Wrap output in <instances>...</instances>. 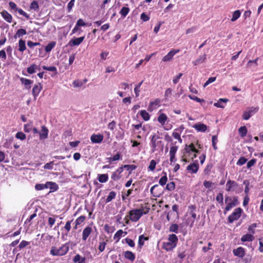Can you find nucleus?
Listing matches in <instances>:
<instances>
[{
  "label": "nucleus",
  "mask_w": 263,
  "mask_h": 263,
  "mask_svg": "<svg viewBox=\"0 0 263 263\" xmlns=\"http://www.w3.org/2000/svg\"><path fill=\"white\" fill-rule=\"evenodd\" d=\"M242 212V209L240 208H236L234 212L228 217L229 223H232L234 221L239 218Z\"/></svg>",
  "instance_id": "1"
},
{
  "label": "nucleus",
  "mask_w": 263,
  "mask_h": 263,
  "mask_svg": "<svg viewBox=\"0 0 263 263\" xmlns=\"http://www.w3.org/2000/svg\"><path fill=\"white\" fill-rule=\"evenodd\" d=\"M130 219L134 222L137 221L142 216V213L137 209H134L129 212Z\"/></svg>",
  "instance_id": "2"
},
{
  "label": "nucleus",
  "mask_w": 263,
  "mask_h": 263,
  "mask_svg": "<svg viewBox=\"0 0 263 263\" xmlns=\"http://www.w3.org/2000/svg\"><path fill=\"white\" fill-rule=\"evenodd\" d=\"M258 110V107H250L248 108V111H244L242 115V118L244 120H248L251 116L256 113Z\"/></svg>",
  "instance_id": "3"
},
{
  "label": "nucleus",
  "mask_w": 263,
  "mask_h": 263,
  "mask_svg": "<svg viewBox=\"0 0 263 263\" xmlns=\"http://www.w3.org/2000/svg\"><path fill=\"white\" fill-rule=\"evenodd\" d=\"M238 203V199L237 197H234L232 202L229 203L224 209V213L226 214V212L229 211L233 207L235 206Z\"/></svg>",
  "instance_id": "4"
},
{
  "label": "nucleus",
  "mask_w": 263,
  "mask_h": 263,
  "mask_svg": "<svg viewBox=\"0 0 263 263\" xmlns=\"http://www.w3.org/2000/svg\"><path fill=\"white\" fill-rule=\"evenodd\" d=\"M233 252L235 256L241 258H243L245 255V249L241 247H238L236 249H234Z\"/></svg>",
  "instance_id": "5"
},
{
  "label": "nucleus",
  "mask_w": 263,
  "mask_h": 263,
  "mask_svg": "<svg viewBox=\"0 0 263 263\" xmlns=\"http://www.w3.org/2000/svg\"><path fill=\"white\" fill-rule=\"evenodd\" d=\"M198 168L199 166L197 161H196L195 162L189 165L186 167V170L192 173H196L198 170Z\"/></svg>",
  "instance_id": "6"
},
{
  "label": "nucleus",
  "mask_w": 263,
  "mask_h": 263,
  "mask_svg": "<svg viewBox=\"0 0 263 263\" xmlns=\"http://www.w3.org/2000/svg\"><path fill=\"white\" fill-rule=\"evenodd\" d=\"M85 36H81L78 38H74L70 40L68 43L69 46H78L84 40Z\"/></svg>",
  "instance_id": "7"
},
{
  "label": "nucleus",
  "mask_w": 263,
  "mask_h": 263,
  "mask_svg": "<svg viewBox=\"0 0 263 263\" xmlns=\"http://www.w3.org/2000/svg\"><path fill=\"white\" fill-rule=\"evenodd\" d=\"M90 140L93 143H100L103 140V136L101 134H93L90 137Z\"/></svg>",
  "instance_id": "8"
},
{
  "label": "nucleus",
  "mask_w": 263,
  "mask_h": 263,
  "mask_svg": "<svg viewBox=\"0 0 263 263\" xmlns=\"http://www.w3.org/2000/svg\"><path fill=\"white\" fill-rule=\"evenodd\" d=\"M179 50H172L171 51H170L167 54L165 55L162 61L164 62H167L169 61L173 58V56L177 53L179 52Z\"/></svg>",
  "instance_id": "9"
},
{
  "label": "nucleus",
  "mask_w": 263,
  "mask_h": 263,
  "mask_svg": "<svg viewBox=\"0 0 263 263\" xmlns=\"http://www.w3.org/2000/svg\"><path fill=\"white\" fill-rule=\"evenodd\" d=\"M198 132H204L207 130L208 127L203 123H198L195 124L193 126Z\"/></svg>",
  "instance_id": "10"
},
{
  "label": "nucleus",
  "mask_w": 263,
  "mask_h": 263,
  "mask_svg": "<svg viewBox=\"0 0 263 263\" xmlns=\"http://www.w3.org/2000/svg\"><path fill=\"white\" fill-rule=\"evenodd\" d=\"M176 245L173 242L169 241L164 242L163 243V248L167 251H172L175 247Z\"/></svg>",
  "instance_id": "11"
},
{
  "label": "nucleus",
  "mask_w": 263,
  "mask_h": 263,
  "mask_svg": "<svg viewBox=\"0 0 263 263\" xmlns=\"http://www.w3.org/2000/svg\"><path fill=\"white\" fill-rule=\"evenodd\" d=\"M42 88V85L41 83H39L38 84L35 85L32 89V94L34 97V99H36V97L40 93L41 89Z\"/></svg>",
  "instance_id": "12"
},
{
  "label": "nucleus",
  "mask_w": 263,
  "mask_h": 263,
  "mask_svg": "<svg viewBox=\"0 0 263 263\" xmlns=\"http://www.w3.org/2000/svg\"><path fill=\"white\" fill-rule=\"evenodd\" d=\"M160 137L156 135H154L151 138V145L153 148L152 151L154 152L156 150V148L158 145V142H157V140L159 139Z\"/></svg>",
  "instance_id": "13"
},
{
  "label": "nucleus",
  "mask_w": 263,
  "mask_h": 263,
  "mask_svg": "<svg viewBox=\"0 0 263 263\" xmlns=\"http://www.w3.org/2000/svg\"><path fill=\"white\" fill-rule=\"evenodd\" d=\"M39 134L41 139H45L48 137V130L45 126H42V130Z\"/></svg>",
  "instance_id": "14"
},
{
  "label": "nucleus",
  "mask_w": 263,
  "mask_h": 263,
  "mask_svg": "<svg viewBox=\"0 0 263 263\" xmlns=\"http://www.w3.org/2000/svg\"><path fill=\"white\" fill-rule=\"evenodd\" d=\"M91 231L92 229L89 227H87L84 229L82 234V239L83 240L87 239L88 236L90 234Z\"/></svg>",
  "instance_id": "15"
},
{
  "label": "nucleus",
  "mask_w": 263,
  "mask_h": 263,
  "mask_svg": "<svg viewBox=\"0 0 263 263\" xmlns=\"http://www.w3.org/2000/svg\"><path fill=\"white\" fill-rule=\"evenodd\" d=\"M237 186H238V184L235 181L229 180L227 181L226 184V190L227 191H230L232 188Z\"/></svg>",
  "instance_id": "16"
},
{
  "label": "nucleus",
  "mask_w": 263,
  "mask_h": 263,
  "mask_svg": "<svg viewBox=\"0 0 263 263\" xmlns=\"http://www.w3.org/2000/svg\"><path fill=\"white\" fill-rule=\"evenodd\" d=\"M5 21L9 23H11L12 21V15L9 14L7 11L4 10L1 13Z\"/></svg>",
  "instance_id": "17"
},
{
  "label": "nucleus",
  "mask_w": 263,
  "mask_h": 263,
  "mask_svg": "<svg viewBox=\"0 0 263 263\" xmlns=\"http://www.w3.org/2000/svg\"><path fill=\"white\" fill-rule=\"evenodd\" d=\"M206 59V54H203L202 55L200 56L198 59H197L195 61L193 62V64L194 65L196 66L198 64L203 63L205 62Z\"/></svg>",
  "instance_id": "18"
},
{
  "label": "nucleus",
  "mask_w": 263,
  "mask_h": 263,
  "mask_svg": "<svg viewBox=\"0 0 263 263\" xmlns=\"http://www.w3.org/2000/svg\"><path fill=\"white\" fill-rule=\"evenodd\" d=\"M254 238V237L252 234H247L243 235L241 238V240L242 242L245 241H252Z\"/></svg>",
  "instance_id": "19"
},
{
  "label": "nucleus",
  "mask_w": 263,
  "mask_h": 263,
  "mask_svg": "<svg viewBox=\"0 0 263 263\" xmlns=\"http://www.w3.org/2000/svg\"><path fill=\"white\" fill-rule=\"evenodd\" d=\"M58 249V252H59V256H62L65 255L69 250V248L66 245H63Z\"/></svg>",
  "instance_id": "20"
},
{
  "label": "nucleus",
  "mask_w": 263,
  "mask_h": 263,
  "mask_svg": "<svg viewBox=\"0 0 263 263\" xmlns=\"http://www.w3.org/2000/svg\"><path fill=\"white\" fill-rule=\"evenodd\" d=\"M228 101L227 99H220L217 102L214 103V105L217 107L223 108L224 106L222 104V103H226Z\"/></svg>",
  "instance_id": "21"
},
{
  "label": "nucleus",
  "mask_w": 263,
  "mask_h": 263,
  "mask_svg": "<svg viewBox=\"0 0 263 263\" xmlns=\"http://www.w3.org/2000/svg\"><path fill=\"white\" fill-rule=\"evenodd\" d=\"M147 205H148V203H145V206L142 205L140 209H137L142 213V215L147 214L150 210V208L147 206Z\"/></svg>",
  "instance_id": "22"
},
{
  "label": "nucleus",
  "mask_w": 263,
  "mask_h": 263,
  "mask_svg": "<svg viewBox=\"0 0 263 263\" xmlns=\"http://www.w3.org/2000/svg\"><path fill=\"white\" fill-rule=\"evenodd\" d=\"M167 117L166 115L163 113L161 114L158 117V121L162 125H163L166 121L167 120Z\"/></svg>",
  "instance_id": "23"
},
{
  "label": "nucleus",
  "mask_w": 263,
  "mask_h": 263,
  "mask_svg": "<svg viewBox=\"0 0 263 263\" xmlns=\"http://www.w3.org/2000/svg\"><path fill=\"white\" fill-rule=\"evenodd\" d=\"M21 82L22 84H23L26 87V88L27 89H30V85L31 84H32V81L29 80V79H27L26 78H21L20 79Z\"/></svg>",
  "instance_id": "24"
},
{
  "label": "nucleus",
  "mask_w": 263,
  "mask_h": 263,
  "mask_svg": "<svg viewBox=\"0 0 263 263\" xmlns=\"http://www.w3.org/2000/svg\"><path fill=\"white\" fill-rule=\"evenodd\" d=\"M124 256L126 258L128 259L131 261H134L135 259V256L134 254L130 251H126L125 252Z\"/></svg>",
  "instance_id": "25"
},
{
  "label": "nucleus",
  "mask_w": 263,
  "mask_h": 263,
  "mask_svg": "<svg viewBox=\"0 0 263 263\" xmlns=\"http://www.w3.org/2000/svg\"><path fill=\"white\" fill-rule=\"evenodd\" d=\"M18 46H19L18 50L21 52H23L26 49V45H25V41L22 39L20 40V41H19Z\"/></svg>",
  "instance_id": "26"
},
{
  "label": "nucleus",
  "mask_w": 263,
  "mask_h": 263,
  "mask_svg": "<svg viewBox=\"0 0 263 263\" xmlns=\"http://www.w3.org/2000/svg\"><path fill=\"white\" fill-rule=\"evenodd\" d=\"M123 233H125V234H127L126 232H123L122 230H118L116 234L114 235V239H117V241H118L121 237H122V235Z\"/></svg>",
  "instance_id": "27"
},
{
  "label": "nucleus",
  "mask_w": 263,
  "mask_h": 263,
  "mask_svg": "<svg viewBox=\"0 0 263 263\" xmlns=\"http://www.w3.org/2000/svg\"><path fill=\"white\" fill-rule=\"evenodd\" d=\"M27 33L26 31L24 29H20L17 30L16 34L14 35V38L20 37L21 36L25 35Z\"/></svg>",
  "instance_id": "28"
},
{
  "label": "nucleus",
  "mask_w": 263,
  "mask_h": 263,
  "mask_svg": "<svg viewBox=\"0 0 263 263\" xmlns=\"http://www.w3.org/2000/svg\"><path fill=\"white\" fill-rule=\"evenodd\" d=\"M169 241L173 242L177 245L178 239L175 234H171L168 235V239Z\"/></svg>",
  "instance_id": "29"
},
{
  "label": "nucleus",
  "mask_w": 263,
  "mask_h": 263,
  "mask_svg": "<svg viewBox=\"0 0 263 263\" xmlns=\"http://www.w3.org/2000/svg\"><path fill=\"white\" fill-rule=\"evenodd\" d=\"M48 188L50 189V191L49 192V193H51L57 191L59 189V186L56 183L51 181L50 185H49Z\"/></svg>",
  "instance_id": "30"
},
{
  "label": "nucleus",
  "mask_w": 263,
  "mask_h": 263,
  "mask_svg": "<svg viewBox=\"0 0 263 263\" xmlns=\"http://www.w3.org/2000/svg\"><path fill=\"white\" fill-rule=\"evenodd\" d=\"M238 132H239L240 136L241 137H244L245 136H246L248 131H247V129L246 127L245 126H243L240 127L238 129Z\"/></svg>",
  "instance_id": "31"
},
{
  "label": "nucleus",
  "mask_w": 263,
  "mask_h": 263,
  "mask_svg": "<svg viewBox=\"0 0 263 263\" xmlns=\"http://www.w3.org/2000/svg\"><path fill=\"white\" fill-rule=\"evenodd\" d=\"M108 179L107 174H101L98 176V180L100 182L104 183L106 182Z\"/></svg>",
  "instance_id": "32"
},
{
  "label": "nucleus",
  "mask_w": 263,
  "mask_h": 263,
  "mask_svg": "<svg viewBox=\"0 0 263 263\" xmlns=\"http://www.w3.org/2000/svg\"><path fill=\"white\" fill-rule=\"evenodd\" d=\"M140 114L141 117L145 120L147 121L149 119L150 116L149 114L145 110H141Z\"/></svg>",
  "instance_id": "33"
},
{
  "label": "nucleus",
  "mask_w": 263,
  "mask_h": 263,
  "mask_svg": "<svg viewBox=\"0 0 263 263\" xmlns=\"http://www.w3.org/2000/svg\"><path fill=\"white\" fill-rule=\"evenodd\" d=\"M163 174H164V175L162 176L159 181V183L162 186L164 185L167 181L166 173L163 172Z\"/></svg>",
  "instance_id": "34"
},
{
  "label": "nucleus",
  "mask_w": 263,
  "mask_h": 263,
  "mask_svg": "<svg viewBox=\"0 0 263 263\" xmlns=\"http://www.w3.org/2000/svg\"><path fill=\"white\" fill-rule=\"evenodd\" d=\"M55 42H51L49 43L45 48V51L47 52H50L55 46Z\"/></svg>",
  "instance_id": "35"
},
{
  "label": "nucleus",
  "mask_w": 263,
  "mask_h": 263,
  "mask_svg": "<svg viewBox=\"0 0 263 263\" xmlns=\"http://www.w3.org/2000/svg\"><path fill=\"white\" fill-rule=\"evenodd\" d=\"M116 193L114 191H111L109 193V195L107 196L106 199V202H109L111 201L113 199L115 198Z\"/></svg>",
  "instance_id": "36"
},
{
  "label": "nucleus",
  "mask_w": 263,
  "mask_h": 263,
  "mask_svg": "<svg viewBox=\"0 0 263 263\" xmlns=\"http://www.w3.org/2000/svg\"><path fill=\"white\" fill-rule=\"evenodd\" d=\"M240 14H241V13L239 10L235 11L233 14V16L231 18V21L234 22L236 20H237L240 17Z\"/></svg>",
  "instance_id": "37"
},
{
  "label": "nucleus",
  "mask_w": 263,
  "mask_h": 263,
  "mask_svg": "<svg viewBox=\"0 0 263 263\" xmlns=\"http://www.w3.org/2000/svg\"><path fill=\"white\" fill-rule=\"evenodd\" d=\"M179 227L177 224H173L169 228V231L174 233H178Z\"/></svg>",
  "instance_id": "38"
},
{
  "label": "nucleus",
  "mask_w": 263,
  "mask_h": 263,
  "mask_svg": "<svg viewBox=\"0 0 263 263\" xmlns=\"http://www.w3.org/2000/svg\"><path fill=\"white\" fill-rule=\"evenodd\" d=\"M129 11V9L128 7H123L120 11V14L124 17H125Z\"/></svg>",
  "instance_id": "39"
},
{
  "label": "nucleus",
  "mask_w": 263,
  "mask_h": 263,
  "mask_svg": "<svg viewBox=\"0 0 263 263\" xmlns=\"http://www.w3.org/2000/svg\"><path fill=\"white\" fill-rule=\"evenodd\" d=\"M147 237H144L143 235H141L139 237L138 245L141 248L144 245V240H147Z\"/></svg>",
  "instance_id": "40"
},
{
  "label": "nucleus",
  "mask_w": 263,
  "mask_h": 263,
  "mask_svg": "<svg viewBox=\"0 0 263 263\" xmlns=\"http://www.w3.org/2000/svg\"><path fill=\"white\" fill-rule=\"evenodd\" d=\"M166 190L172 191H173L175 189V184L174 182H171L167 184L166 187Z\"/></svg>",
  "instance_id": "41"
},
{
  "label": "nucleus",
  "mask_w": 263,
  "mask_h": 263,
  "mask_svg": "<svg viewBox=\"0 0 263 263\" xmlns=\"http://www.w3.org/2000/svg\"><path fill=\"white\" fill-rule=\"evenodd\" d=\"M37 66L35 64H32L30 67L27 68V72L29 74H32L35 72V69L36 68Z\"/></svg>",
  "instance_id": "42"
},
{
  "label": "nucleus",
  "mask_w": 263,
  "mask_h": 263,
  "mask_svg": "<svg viewBox=\"0 0 263 263\" xmlns=\"http://www.w3.org/2000/svg\"><path fill=\"white\" fill-rule=\"evenodd\" d=\"M189 208L191 210L190 213H191L192 217L194 219H195L196 218V214L194 212V211L195 210V206L194 205H191Z\"/></svg>",
  "instance_id": "43"
},
{
  "label": "nucleus",
  "mask_w": 263,
  "mask_h": 263,
  "mask_svg": "<svg viewBox=\"0 0 263 263\" xmlns=\"http://www.w3.org/2000/svg\"><path fill=\"white\" fill-rule=\"evenodd\" d=\"M194 147V145L192 143H191L189 145H186L185 148H184L186 153L190 154V152H193V148H192Z\"/></svg>",
  "instance_id": "44"
},
{
  "label": "nucleus",
  "mask_w": 263,
  "mask_h": 263,
  "mask_svg": "<svg viewBox=\"0 0 263 263\" xmlns=\"http://www.w3.org/2000/svg\"><path fill=\"white\" fill-rule=\"evenodd\" d=\"M217 141V136L216 135L213 136L212 138V146L213 147V148L215 150H216L217 149V147L216 146V141Z\"/></svg>",
  "instance_id": "45"
},
{
  "label": "nucleus",
  "mask_w": 263,
  "mask_h": 263,
  "mask_svg": "<svg viewBox=\"0 0 263 263\" xmlns=\"http://www.w3.org/2000/svg\"><path fill=\"white\" fill-rule=\"evenodd\" d=\"M123 167H124V168L126 169L127 171H133L136 168V166L133 164H125L123 165Z\"/></svg>",
  "instance_id": "46"
},
{
  "label": "nucleus",
  "mask_w": 263,
  "mask_h": 263,
  "mask_svg": "<svg viewBox=\"0 0 263 263\" xmlns=\"http://www.w3.org/2000/svg\"><path fill=\"white\" fill-rule=\"evenodd\" d=\"M216 200L220 204H223V194L222 193H218V195L216 196Z\"/></svg>",
  "instance_id": "47"
},
{
  "label": "nucleus",
  "mask_w": 263,
  "mask_h": 263,
  "mask_svg": "<svg viewBox=\"0 0 263 263\" xmlns=\"http://www.w3.org/2000/svg\"><path fill=\"white\" fill-rule=\"evenodd\" d=\"M85 219V216H81L79 217H78L75 221L76 223V226L80 224L82 222H83L84 221Z\"/></svg>",
  "instance_id": "48"
},
{
  "label": "nucleus",
  "mask_w": 263,
  "mask_h": 263,
  "mask_svg": "<svg viewBox=\"0 0 263 263\" xmlns=\"http://www.w3.org/2000/svg\"><path fill=\"white\" fill-rule=\"evenodd\" d=\"M143 83V81H141L139 84L136 86L134 90L136 94V97H138L139 96L140 92V87Z\"/></svg>",
  "instance_id": "49"
},
{
  "label": "nucleus",
  "mask_w": 263,
  "mask_h": 263,
  "mask_svg": "<svg viewBox=\"0 0 263 263\" xmlns=\"http://www.w3.org/2000/svg\"><path fill=\"white\" fill-rule=\"evenodd\" d=\"M31 9L36 10L39 8V4L35 1H33L30 5Z\"/></svg>",
  "instance_id": "50"
},
{
  "label": "nucleus",
  "mask_w": 263,
  "mask_h": 263,
  "mask_svg": "<svg viewBox=\"0 0 263 263\" xmlns=\"http://www.w3.org/2000/svg\"><path fill=\"white\" fill-rule=\"evenodd\" d=\"M247 161V159L245 158L244 157H240L238 161L237 162V165H242L244 164Z\"/></svg>",
  "instance_id": "51"
},
{
  "label": "nucleus",
  "mask_w": 263,
  "mask_h": 263,
  "mask_svg": "<svg viewBox=\"0 0 263 263\" xmlns=\"http://www.w3.org/2000/svg\"><path fill=\"white\" fill-rule=\"evenodd\" d=\"M58 249L55 247H52L50 250V253L54 256H59Z\"/></svg>",
  "instance_id": "52"
},
{
  "label": "nucleus",
  "mask_w": 263,
  "mask_h": 263,
  "mask_svg": "<svg viewBox=\"0 0 263 263\" xmlns=\"http://www.w3.org/2000/svg\"><path fill=\"white\" fill-rule=\"evenodd\" d=\"M216 77H210L206 82L203 84V87L205 88L209 84L214 82L216 80Z\"/></svg>",
  "instance_id": "53"
},
{
  "label": "nucleus",
  "mask_w": 263,
  "mask_h": 263,
  "mask_svg": "<svg viewBox=\"0 0 263 263\" xmlns=\"http://www.w3.org/2000/svg\"><path fill=\"white\" fill-rule=\"evenodd\" d=\"M189 97L191 99H192L193 100H194V101H196L197 102L201 103V102H204V100L203 99H200V98H198L196 96L189 95Z\"/></svg>",
  "instance_id": "54"
},
{
  "label": "nucleus",
  "mask_w": 263,
  "mask_h": 263,
  "mask_svg": "<svg viewBox=\"0 0 263 263\" xmlns=\"http://www.w3.org/2000/svg\"><path fill=\"white\" fill-rule=\"evenodd\" d=\"M156 165V162L154 160H152L150 162V164L148 166V168L151 171H153L155 169Z\"/></svg>",
  "instance_id": "55"
},
{
  "label": "nucleus",
  "mask_w": 263,
  "mask_h": 263,
  "mask_svg": "<svg viewBox=\"0 0 263 263\" xmlns=\"http://www.w3.org/2000/svg\"><path fill=\"white\" fill-rule=\"evenodd\" d=\"M257 227V224L256 223H252V224H251L249 228H248V231L251 233L252 234H255V228Z\"/></svg>",
  "instance_id": "56"
},
{
  "label": "nucleus",
  "mask_w": 263,
  "mask_h": 263,
  "mask_svg": "<svg viewBox=\"0 0 263 263\" xmlns=\"http://www.w3.org/2000/svg\"><path fill=\"white\" fill-rule=\"evenodd\" d=\"M159 187V185L158 184H156L155 185H154L153 186H152L151 189V193L152 194H153L154 195V196H155V197H158L159 196V195L157 194V193H156V192H155V190L156 189V188H158Z\"/></svg>",
  "instance_id": "57"
},
{
  "label": "nucleus",
  "mask_w": 263,
  "mask_h": 263,
  "mask_svg": "<svg viewBox=\"0 0 263 263\" xmlns=\"http://www.w3.org/2000/svg\"><path fill=\"white\" fill-rule=\"evenodd\" d=\"M16 138L22 140H24L26 138V135L22 132H18L15 136Z\"/></svg>",
  "instance_id": "58"
},
{
  "label": "nucleus",
  "mask_w": 263,
  "mask_h": 263,
  "mask_svg": "<svg viewBox=\"0 0 263 263\" xmlns=\"http://www.w3.org/2000/svg\"><path fill=\"white\" fill-rule=\"evenodd\" d=\"M16 11H17L20 14L23 15L26 18H29V15L28 14H27L25 11H24L22 9L17 8Z\"/></svg>",
  "instance_id": "59"
},
{
  "label": "nucleus",
  "mask_w": 263,
  "mask_h": 263,
  "mask_svg": "<svg viewBox=\"0 0 263 263\" xmlns=\"http://www.w3.org/2000/svg\"><path fill=\"white\" fill-rule=\"evenodd\" d=\"M53 161L46 163L44 166V168L48 170H52L53 168Z\"/></svg>",
  "instance_id": "60"
},
{
  "label": "nucleus",
  "mask_w": 263,
  "mask_h": 263,
  "mask_svg": "<svg viewBox=\"0 0 263 263\" xmlns=\"http://www.w3.org/2000/svg\"><path fill=\"white\" fill-rule=\"evenodd\" d=\"M120 156H121L120 154L119 153H117L113 157H110L108 158V159L110 162L118 160L119 159H120Z\"/></svg>",
  "instance_id": "61"
},
{
  "label": "nucleus",
  "mask_w": 263,
  "mask_h": 263,
  "mask_svg": "<svg viewBox=\"0 0 263 263\" xmlns=\"http://www.w3.org/2000/svg\"><path fill=\"white\" fill-rule=\"evenodd\" d=\"M178 147L176 146H172L170 148V155H175Z\"/></svg>",
  "instance_id": "62"
},
{
  "label": "nucleus",
  "mask_w": 263,
  "mask_h": 263,
  "mask_svg": "<svg viewBox=\"0 0 263 263\" xmlns=\"http://www.w3.org/2000/svg\"><path fill=\"white\" fill-rule=\"evenodd\" d=\"M178 147L176 146H172L170 148V155H175Z\"/></svg>",
  "instance_id": "63"
},
{
  "label": "nucleus",
  "mask_w": 263,
  "mask_h": 263,
  "mask_svg": "<svg viewBox=\"0 0 263 263\" xmlns=\"http://www.w3.org/2000/svg\"><path fill=\"white\" fill-rule=\"evenodd\" d=\"M121 177V175H119L117 173H116V171H115L111 176V178L114 180H118Z\"/></svg>",
  "instance_id": "64"
}]
</instances>
